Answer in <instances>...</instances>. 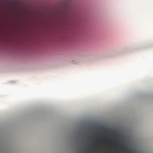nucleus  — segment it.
Masks as SVG:
<instances>
[{"label":"nucleus","mask_w":153,"mask_h":153,"mask_svg":"<svg viewBox=\"0 0 153 153\" xmlns=\"http://www.w3.org/2000/svg\"><path fill=\"white\" fill-rule=\"evenodd\" d=\"M120 147L122 148H124L125 149H126V146H125L123 144H122L120 145Z\"/></svg>","instance_id":"nucleus-1"},{"label":"nucleus","mask_w":153,"mask_h":153,"mask_svg":"<svg viewBox=\"0 0 153 153\" xmlns=\"http://www.w3.org/2000/svg\"><path fill=\"white\" fill-rule=\"evenodd\" d=\"M103 138L106 140H109V138L107 137H104Z\"/></svg>","instance_id":"nucleus-2"},{"label":"nucleus","mask_w":153,"mask_h":153,"mask_svg":"<svg viewBox=\"0 0 153 153\" xmlns=\"http://www.w3.org/2000/svg\"><path fill=\"white\" fill-rule=\"evenodd\" d=\"M113 142H115V141H114V140H113Z\"/></svg>","instance_id":"nucleus-3"}]
</instances>
